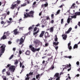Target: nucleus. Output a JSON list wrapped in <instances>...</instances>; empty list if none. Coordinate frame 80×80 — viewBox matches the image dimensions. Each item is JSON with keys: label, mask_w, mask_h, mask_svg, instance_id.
<instances>
[{"label": "nucleus", "mask_w": 80, "mask_h": 80, "mask_svg": "<svg viewBox=\"0 0 80 80\" xmlns=\"http://www.w3.org/2000/svg\"><path fill=\"white\" fill-rule=\"evenodd\" d=\"M34 11H31L30 12H29L28 13V14L27 12H25L24 13V18H27L28 17H30L31 16V17H33V15H34Z\"/></svg>", "instance_id": "f257e3e1"}, {"label": "nucleus", "mask_w": 80, "mask_h": 80, "mask_svg": "<svg viewBox=\"0 0 80 80\" xmlns=\"http://www.w3.org/2000/svg\"><path fill=\"white\" fill-rule=\"evenodd\" d=\"M30 48H31V50L33 52H35L36 51H38L40 50V48H35L33 47V45H30L29 46Z\"/></svg>", "instance_id": "f03ea898"}, {"label": "nucleus", "mask_w": 80, "mask_h": 80, "mask_svg": "<svg viewBox=\"0 0 80 80\" xmlns=\"http://www.w3.org/2000/svg\"><path fill=\"white\" fill-rule=\"evenodd\" d=\"M5 47H6V46L5 45H2L1 47H0V51H1V53H3L5 50Z\"/></svg>", "instance_id": "7ed1b4c3"}, {"label": "nucleus", "mask_w": 80, "mask_h": 80, "mask_svg": "<svg viewBox=\"0 0 80 80\" xmlns=\"http://www.w3.org/2000/svg\"><path fill=\"white\" fill-rule=\"evenodd\" d=\"M74 15L71 16V18H77V16L80 15V12H76L74 13Z\"/></svg>", "instance_id": "20e7f679"}, {"label": "nucleus", "mask_w": 80, "mask_h": 80, "mask_svg": "<svg viewBox=\"0 0 80 80\" xmlns=\"http://www.w3.org/2000/svg\"><path fill=\"white\" fill-rule=\"evenodd\" d=\"M25 36H22L20 39L19 41V45H22L23 43L24 42V40H25Z\"/></svg>", "instance_id": "39448f33"}, {"label": "nucleus", "mask_w": 80, "mask_h": 80, "mask_svg": "<svg viewBox=\"0 0 80 80\" xmlns=\"http://www.w3.org/2000/svg\"><path fill=\"white\" fill-rule=\"evenodd\" d=\"M15 66H11L9 68V70L11 71L12 72H13L15 70Z\"/></svg>", "instance_id": "423d86ee"}, {"label": "nucleus", "mask_w": 80, "mask_h": 80, "mask_svg": "<svg viewBox=\"0 0 80 80\" xmlns=\"http://www.w3.org/2000/svg\"><path fill=\"white\" fill-rule=\"evenodd\" d=\"M17 4H15V2H14L11 6V7H10V8L11 9H14L15 7H17Z\"/></svg>", "instance_id": "0eeeda50"}, {"label": "nucleus", "mask_w": 80, "mask_h": 80, "mask_svg": "<svg viewBox=\"0 0 80 80\" xmlns=\"http://www.w3.org/2000/svg\"><path fill=\"white\" fill-rule=\"evenodd\" d=\"M18 30V29H16L13 31V34L14 35H18V34L19 33V32L18 31H17Z\"/></svg>", "instance_id": "6e6552de"}, {"label": "nucleus", "mask_w": 80, "mask_h": 80, "mask_svg": "<svg viewBox=\"0 0 80 80\" xmlns=\"http://www.w3.org/2000/svg\"><path fill=\"white\" fill-rule=\"evenodd\" d=\"M50 36L49 35L48 32H46L45 34V38H47L48 37H50Z\"/></svg>", "instance_id": "1a4fd4ad"}, {"label": "nucleus", "mask_w": 80, "mask_h": 80, "mask_svg": "<svg viewBox=\"0 0 80 80\" xmlns=\"http://www.w3.org/2000/svg\"><path fill=\"white\" fill-rule=\"evenodd\" d=\"M45 34V31H42L41 33L39 35V37L42 38L43 36L44 35V34Z\"/></svg>", "instance_id": "9d476101"}, {"label": "nucleus", "mask_w": 80, "mask_h": 80, "mask_svg": "<svg viewBox=\"0 0 80 80\" xmlns=\"http://www.w3.org/2000/svg\"><path fill=\"white\" fill-rule=\"evenodd\" d=\"M34 44L35 45L36 47H37L38 45V42L37 41L34 42Z\"/></svg>", "instance_id": "9b49d317"}, {"label": "nucleus", "mask_w": 80, "mask_h": 80, "mask_svg": "<svg viewBox=\"0 0 80 80\" xmlns=\"http://www.w3.org/2000/svg\"><path fill=\"white\" fill-rule=\"evenodd\" d=\"M6 34V37H8L9 36V35H10V32H9V31H8L7 32H5L4 33V34Z\"/></svg>", "instance_id": "f8f14e48"}, {"label": "nucleus", "mask_w": 80, "mask_h": 80, "mask_svg": "<svg viewBox=\"0 0 80 80\" xmlns=\"http://www.w3.org/2000/svg\"><path fill=\"white\" fill-rule=\"evenodd\" d=\"M6 38H7V36L4 34L2 37L1 38V40H5Z\"/></svg>", "instance_id": "ddd939ff"}, {"label": "nucleus", "mask_w": 80, "mask_h": 80, "mask_svg": "<svg viewBox=\"0 0 80 80\" xmlns=\"http://www.w3.org/2000/svg\"><path fill=\"white\" fill-rule=\"evenodd\" d=\"M20 2H21V1H20L17 0V1H16L14 2L15 4H16V5H18V4L20 3Z\"/></svg>", "instance_id": "4468645a"}, {"label": "nucleus", "mask_w": 80, "mask_h": 80, "mask_svg": "<svg viewBox=\"0 0 80 80\" xmlns=\"http://www.w3.org/2000/svg\"><path fill=\"white\" fill-rule=\"evenodd\" d=\"M5 17H6V15L5 14L2 15V17L1 18V20H3V19H5Z\"/></svg>", "instance_id": "2eb2a0df"}, {"label": "nucleus", "mask_w": 80, "mask_h": 80, "mask_svg": "<svg viewBox=\"0 0 80 80\" xmlns=\"http://www.w3.org/2000/svg\"><path fill=\"white\" fill-rule=\"evenodd\" d=\"M75 3H73L72 4V5L71 6L70 8L74 9L75 8L76 6H75Z\"/></svg>", "instance_id": "dca6fc26"}, {"label": "nucleus", "mask_w": 80, "mask_h": 80, "mask_svg": "<svg viewBox=\"0 0 80 80\" xmlns=\"http://www.w3.org/2000/svg\"><path fill=\"white\" fill-rule=\"evenodd\" d=\"M72 30V28H70L68 29V30L67 32L66 31L65 32V33H69L70 32H71V31Z\"/></svg>", "instance_id": "f3484780"}, {"label": "nucleus", "mask_w": 80, "mask_h": 80, "mask_svg": "<svg viewBox=\"0 0 80 80\" xmlns=\"http://www.w3.org/2000/svg\"><path fill=\"white\" fill-rule=\"evenodd\" d=\"M30 51L29 50H27L25 52V54L26 55H30Z\"/></svg>", "instance_id": "a211bd4d"}, {"label": "nucleus", "mask_w": 80, "mask_h": 80, "mask_svg": "<svg viewBox=\"0 0 80 80\" xmlns=\"http://www.w3.org/2000/svg\"><path fill=\"white\" fill-rule=\"evenodd\" d=\"M63 36H64L63 37V39H64V40H66L67 38V35L66 34H63L62 35V37H63Z\"/></svg>", "instance_id": "6ab92c4d"}, {"label": "nucleus", "mask_w": 80, "mask_h": 80, "mask_svg": "<svg viewBox=\"0 0 80 80\" xmlns=\"http://www.w3.org/2000/svg\"><path fill=\"white\" fill-rule=\"evenodd\" d=\"M53 45H55V46H57L58 45V44H59V42H53Z\"/></svg>", "instance_id": "aec40b11"}, {"label": "nucleus", "mask_w": 80, "mask_h": 80, "mask_svg": "<svg viewBox=\"0 0 80 80\" xmlns=\"http://www.w3.org/2000/svg\"><path fill=\"white\" fill-rule=\"evenodd\" d=\"M78 44H76L74 45L73 47V48L74 49H75V48H78Z\"/></svg>", "instance_id": "412c9836"}, {"label": "nucleus", "mask_w": 80, "mask_h": 80, "mask_svg": "<svg viewBox=\"0 0 80 80\" xmlns=\"http://www.w3.org/2000/svg\"><path fill=\"white\" fill-rule=\"evenodd\" d=\"M35 27V25H32V27H30L28 28V30H32L33 28H34V27Z\"/></svg>", "instance_id": "4be33fe9"}, {"label": "nucleus", "mask_w": 80, "mask_h": 80, "mask_svg": "<svg viewBox=\"0 0 80 80\" xmlns=\"http://www.w3.org/2000/svg\"><path fill=\"white\" fill-rule=\"evenodd\" d=\"M55 38H54V41L55 42H58V38H57V35H55Z\"/></svg>", "instance_id": "5701e85b"}, {"label": "nucleus", "mask_w": 80, "mask_h": 80, "mask_svg": "<svg viewBox=\"0 0 80 80\" xmlns=\"http://www.w3.org/2000/svg\"><path fill=\"white\" fill-rule=\"evenodd\" d=\"M38 32H39V29L38 30V31L36 32H34L33 33V35H37V33H38Z\"/></svg>", "instance_id": "b1692460"}, {"label": "nucleus", "mask_w": 80, "mask_h": 80, "mask_svg": "<svg viewBox=\"0 0 80 80\" xmlns=\"http://www.w3.org/2000/svg\"><path fill=\"white\" fill-rule=\"evenodd\" d=\"M70 20H72V18H68L67 20V23H70Z\"/></svg>", "instance_id": "393cba45"}, {"label": "nucleus", "mask_w": 80, "mask_h": 80, "mask_svg": "<svg viewBox=\"0 0 80 80\" xmlns=\"http://www.w3.org/2000/svg\"><path fill=\"white\" fill-rule=\"evenodd\" d=\"M50 30V32H53V27L51 28Z\"/></svg>", "instance_id": "a878e982"}, {"label": "nucleus", "mask_w": 80, "mask_h": 80, "mask_svg": "<svg viewBox=\"0 0 80 80\" xmlns=\"http://www.w3.org/2000/svg\"><path fill=\"white\" fill-rule=\"evenodd\" d=\"M59 75V74L58 73H56L54 75V77H58Z\"/></svg>", "instance_id": "bb28decb"}, {"label": "nucleus", "mask_w": 80, "mask_h": 80, "mask_svg": "<svg viewBox=\"0 0 80 80\" xmlns=\"http://www.w3.org/2000/svg\"><path fill=\"white\" fill-rule=\"evenodd\" d=\"M60 10H58L57 12V14H56V15H58V14L60 13Z\"/></svg>", "instance_id": "cd10ccee"}, {"label": "nucleus", "mask_w": 80, "mask_h": 80, "mask_svg": "<svg viewBox=\"0 0 80 80\" xmlns=\"http://www.w3.org/2000/svg\"><path fill=\"white\" fill-rule=\"evenodd\" d=\"M3 78V80H7V77L6 76H3L2 77Z\"/></svg>", "instance_id": "c85d7f7f"}, {"label": "nucleus", "mask_w": 80, "mask_h": 80, "mask_svg": "<svg viewBox=\"0 0 80 80\" xmlns=\"http://www.w3.org/2000/svg\"><path fill=\"white\" fill-rule=\"evenodd\" d=\"M39 77H40L39 74H38L36 76V79H38V78H39Z\"/></svg>", "instance_id": "c756f323"}, {"label": "nucleus", "mask_w": 80, "mask_h": 80, "mask_svg": "<svg viewBox=\"0 0 80 80\" xmlns=\"http://www.w3.org/2000/svg\"><path fill=\"white\" fill-rule=\"evenodd\" d=\"M49 45V44L48 43H46L45 44V47H48Z\"/></svg>", "instance_id": "7c9ffc66"}, {"label": "nucleus", "mask_w": 80, "mask_h": 80, "mask_svg": "<svg viewBox=\"0 0 80 80\" xmlns=\"http://www.w3.org/2000/svg\"><path fill=\"white\" fill-rule=\"evenodd\" d=\"M18 61L17 60H16V62H15L14 64L15 65H17V64H18Z\"/></svg>", "instance_id": "2f4dec72"}, {"label": "nucleus", "mask_w": 80, "mask_h": 80, "mask_svg": "<svg viewBox=\"0 0 80 80\" xmlns=\"http://www.w3.org/2000/svg\"><path fill=\"white\" fill-rule=\"evenodd\" d=\"M13 57V55H12L9 58V60H11Z\"/></svg>", "instance_id": "473e14b6"}, {"label": "nucleus", "mask_w": 80, "mask_h": 80, "mask_svg": "<svg viewBox=\"0 0 80 80\" xmlns=\"http://www.w3.org/2000/svg\"><path fill=\"white\" fill-rule=\"evenodd\" d=\"M68 48L70 50H72V47L71 46H68Z\"/></svg>", "instance_id": "72a5a7b5"}, {"label": "nucleus", "mask_w": 80, "mask_h": 80, "mask_svg": "<svg viewBox=\"0 0 80 80\" xmlns=\"http://www.w3.org/2000/svg\"><path fill=\"white\" fill-rule=\"evenodd\" d=\"M51 59H53V57H51L50 58H48V61H49V60H51Z\"/></svg>", "instance_id": "f704fd0d"}, {"label": "nucleus", "mask_w": 80, "mask_h": 80, "mask_svg": "<svg viewBox=\"0 0 80 80\" xmlns=\"http://www.w3.org/2000/svg\"><path fill=\"white\" fill-rule=\"evenodd\" d=\"M54 68V66L52 65L50 68V69L53 70V68Z\"/></svg>", "instance_id": "c9c22d12"}, {"label": "nucleus", "mask_w": 80, "mask_h": 80, "mask_svg": "<svg viewBox=\"0 0 80 80\" xmlns=\"http://www.w3.org/2000/svg\"><path fill=\"white\" fill-rule=\"evenodd\" d=\"M26 4L24 3L22 4L21 5V7H25V6H26Z\"/></svg>", "instance_id": "e433bc0d"}, {"label": "nucleus", "mask_w": 80, "mask_h": 80, "mask_svg": "<svg viewBox=\"0 0 80 80\" xmlns=\"http://www.w3.org/2000/svg\"><path fill=\"white\" fill-rule=\"evenodd\" d=\"M36 3H37V2L36 1L34 2L32 4V6L34 7L35 6V5L36 4Z\"/></svg>", "instance_id": "4c0bfd02"}, {"label": "nucleus", "mask_w": 80, "mask_h": 80, "mask_svg": "<svg viewBox=\"0 0 80 80\" xmlns=\"http://www.w3.org/2000/svg\"><path fill=\"white\" fill-rule=\"evenodd\" d=\"M44 7H47L48 6V3H45L44 4Z\"/></svg>", "instance_id": "58836bf2"}, {"label": "nucleus", "mask_w": 80, "mask_h": 80, "mask_svg": "<svg viewBox=\"0 0 80 80\" xmlns=\"http://www.w3.org/2000/svg\"><path fill=\"white\" fill-rule=\"evenodd\" d=\"M54 14H52L51 16V17L52 19H53L54 18Z\"/></svg>", "instance_id": "ea45409f"}, {"label": "nucleus", "mask_w": 80, "mask_h": 80, "mask_svg": "<svg viewBox=\"0 0 80 80\" xmlns=\"http://www.w3.org/2000/svg\"><path fill=\"white\" fill-rule=\"evenodd\" d=\"M63 18H62V19H61V24H63Z\"/></svg>", "instance_id": "a19ab883"}, {"label": "nucleus", "mask_w": 80, "mask_h": 80, "mask_svg": "<svg viewBox=\"0 0 80 80\" xmlns=\"http://www.w3.org/2000/svg\"><path fill=\"white\" fill-rule=\"evenodd\" d=\"M23 63V62L22 63V62H20V67H22V64Z\"/></svg>", "instance_id": "79ce46f5"}, {"label": "nucleus", "mask_w": 80, "mask_h": 80, "mask_svg": "<svg viewBox=\"0 0 80 80\" xmlns=\"http://www.w3.org/2000/svg\"><path fill=\"white\" fill-rule=\"evenodd\" d=\"M37 27H35L34 29V32H36L37 31Z\"/></svg>", "instance_id": "37998d69"}, {"label": "nucleus", "mask_w": 80, "mask_h": 80, "mask_svg": "<svg viewBox=\"0 0 80 80\" xmlns=\"http://www.w3.org/2000/svg\"><path fill=\"white\" fill-rule=\"evenodd\" d=\"M10 65H11V64H8V65H7V66L6 67L7 68H8V67H10Z\"/></svg>", "instance_id": "c03bdc74"}, {"label": "nucleus", "mask_w": 80, "mask_h": 80, "mask_svg": "<svg viewBox=\"0 0 80 80\" xmlns=\"http://www.w3.org/2000/svg\"><path fill=\"white\" fill-rule=\"evenodd\" d=\"M33 72H30L29 73V75H33Z\"/></svg>", "instance_id": "a18cd8bd"}, {"label": "nucleus", "mask_w": 80, "mask_h": 80, "mask_svg": "<svg viewBox=\"0 0 80 80\" xmlns=\"http://www.w3.org/2000/svg\"><path fill=\"white\" fill-rule=\"evenodd\" d=\"M71 45V42L70 41L69 43L68 44V47L70 46Z\"/></svg>", "instance_id": "49530a36"}, {"label": "nucleus", "mask_w": 80, "mask_h": 80, "mask_svg": "<svg viewBox=\"0 0 80 80\" xmlns=\"http://www.w3.org/2000/svg\"><path fill=\"white\" fill-rule=\"evenodd\" d=\"M68 78H69V79L70 80H71V78L69 76H68V78H67L66 79V80H68Z\"/></svg>", "instance_id": "de8ad7c7"}, {"label": "nucleus", "mask_w": 80, "mask_h": 80, "mask_svg": "<svg viewBox=\"0 0 80 80\" xmlns=\"http://www.w3.org/2000/svg\"><path fill=\"white\" fill-rule=\"evenodd\" d=\"M64 6V5H62L60 6H59L58 7L59 8H63V6Z\"/></svg>", "instance_id": "09e8293b"}, {"label": "nucleus", "mask_w": 80, "mask_h": 80, "mask_svg": "<svg viewBox=\"0 0 80 80\" xmlns=\"http://www.w3.org/2000/svg\"><path fill=\"white\" fill-rule=\"evenodd\" d=\"M42 63L43 65L45 64L46 65V63H45V60H43L42 62Z\"/></svg>", "instance_id": "8fccbe9b"}, {"label": "nucleus", "mask_w": 80, "mask_h": 80, "mask_svg": "<svg viewBox=\"0 0 80 80\" xmlns=\"http://www.w3.org/2000/svg\"><path fill=\"white\" fill-rule=\"evenodd\" d=\"M6 71V69H3L2 70V73H3L4 72H5Z\"/></svg>", "instance_id": "3c124183"}, {"label": "nucleus", "mask_w": 80, "mask_h": 80, "mask_svg": "<svg viewBox=\"0 0 80 80\" xmlns=\"http://www.w3.org/2000/svg\"><path fill=\"white\" fill-rule=\"evenodd\" d=\"M29 79H30L29 77H27L25 78V80H29Z\"/></svg>", "instance_id": "603ef678"}, {"label": "nucleus", "mask_w": 80, "mask_h": 80, "mask_svg": "<svg viewBox=\"0 0 80 80\" xmlns=\"http://www.w3.org/2000/svg\"><path fill=\"white\" fill-rule=\"evenodd\" d=\"M22 51L21 50H20L19 51V54H20V55H21V54H22Z\"/></svg>", "instance_id": "864d4df0"}, {"label": "nucleus", "mask_w": 80, "mask_h": 80, "mask_svg": "<svg viewBox=\"0 0 80 80\" xmlns=\"http://www.w3.org/2000/svg\"><path fill=\"white\" fill-rule=\"evenodd\" d=\"M76 64L77 65H79V64H80V62L79 61H77L76 62Z\"/></svg>", "instance_id": "5fc2aeb1"}, {"label": "nucleus", "mask_w": 80, "mask_h": 80, "mask_svg": "<svg viewBox=\"0 0 80 80\" xmlns=\"http://www.w3.org/2000/svg\"><path fill=\"white\" fill-rule=\"evenodd\" d=\"M6 73H7L8 75H10V72H7Z\"/></svg>", "instance_id": "6e6d98bb"}, {"label": "nucleus", "mask_w": 80, "mask_h": 80, "mask_svg": "<svg viewBox=\"0 0 80 80\" xmlns=\"http://www.w3.org/2000/svg\"><path fill=\"white\" fill-rule=\"evenodd\" d=\"M25 1H26L27 3H28V4H29V3H30V1H28V0H25Z\"/></svg>", "instance_id": "4d7b16f0"}, {"label": "nucleus", "mask_w": 80, "mask_h": 80, "mask_svg": "<svg viewBox=\"0 0 80 80\" xmlns=\"http://www.w3.org/2000/svg\"><path fill=\"white\" fill-rule=\"evenodd\" d=\"M12 42H11V41H9L8 42V44H9V45H11V44H12Z\"/></svg>", "instance_id": "13d9d810"}, {"label": "nucleus", "mask_w": 80, "mask_h": 80, "mask_svg": "<svg viewBox=\"0 0 80 80\" xmlns=\"http://www.w3.org/2000/svg\"><path fill=\"white\" fill-rule=\"evenodd\" d=\"M51 23L52 24H53V23H54V20H52L51 21Z\"/></svg>", "instance_id": "bf43d9fd"}, {"label": "nucleus", "mask_w": 80, "mask_h": 80, "mask_svg": "<svg viewBox=\"0 0 80 80\" xmlns=\"http://www.w3.org/2000/svg\"><path fill=\"white\" fill-rule=\"evenodd\" d=\"M55 48L56 50H58V46H56L55 47Z\"/></svg>", "instance_id": "052dcab7"}, {"label": "nucleus", "mask_w": 80, "mask_h": 80, "mask_svg": "<svg viewBox=\"0 0 80 80\" xmlns=\"http://www.w3.org/2000/svg\"><path fill=\"white\" fill-rule=\"evenodd\" d=\"M45 7V5L43 4H42L41 6L42 8H43Z\"/></svg>", "instance_id": "680f3d73"}, {"label": "nucleus", "mask_w": 80, "mask_h": 80, "mask_svg": "<svg viewBox=\"0 0 80 80\" xmlns=\"http://www.w3.org/2000/svg\"><path fill=\"white\" fill-rule=\"evenodd\" d=\"M72 58V56H71L67 57V58H70V59Z\"/></svg>", "instance_id": "e2e57ef3"}, {"label": "nucleus", "mask_w": 80, "mask_h": 80, "mask_svg": "<svg viewBox=\"0 0 80 80\" xmlns=\"http://www.w3.org/2000/svg\"><path fill=\"white\" fill-rule=\"evenodd\" d=\"M47 17V20H50V18H49V17Z\"/></svg>", "instance_id": "0e129e2a"}, {"label": "nucleus", "mask_w": 80, "mask_h": 80, "mask_svg": "<svg viewBox=\"0 0 80 80\" xmlns=\"http://www.w3.org/2000/svg\"><path fill=\"white\" fill-rule=\"evenodd\" d=\"M80 76V74H77L75 76V77H78Z\"/></svg>", "instance_id": "69168bd1"}, {"label": "nucleus", "mask_w": 80, "mask_h": 80, "mask_svg": "<svg viewBox=\"0 0 80 80\" xmlns=\"http://www.w3.org/2000/svg\"><path fill=\"white\" fill-rule=\"evenodd\" d=\"M78 25L79 27H80V22H78Z\"/></svg>", "instance_id": "338daca9"}, {"label": "nucleus", "mask_w": 80, "mask_h": 80, "mask_svg": "<svg viewBox=\"0 0 80 80\" xmlns=\"http://www.w3.org/2000/svg\"><path fill=\"white\" fill-rule=\"evenodd\" d=\"M60 79V77H58L56 79V80H59Z\"/></svg>", "instance_id": "774afa93"}]
</instances>
